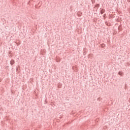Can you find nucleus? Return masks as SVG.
Instances as JSON below:
<instances>
[{
    "label": "nucleus",
    "instance_id": "f257e3e1",
    "mask_svg": "<svg viewBox=\"0 0 130 130\" xmlns=\"http://www.w3.org/2000/svg\"><path fill=\"white\" fill-rule=\"evenodd\" d=\"M118 74H119V75L120 76H122V74H123V73H122V72H119Z\"/></svg>",
    "mask_w": 130,
    "mask_h": 130
},
{
    "label": "nucleus",
    "instance_id": "f03ea898",
    "mask_svg": "<svg viewBox=\"0 0 130 130\" xmlns=\"http://www.w3.org/2000/svg\"><path fill=\"white\" fill-rule=\"evenodd\" d=\"M10 63L11 64H14V60H11V62H10Z\"/></svg>",
    "mask_w": 130,
    "mask_h": 130
},
{
    "label": "nucleus",
    "instance_id": "7ed1b4c3",
    "mask_svg": "<svg viewBox=\"0 0 130 130\" xmlns=\"http://www.w3.org/2000/svg\"><path fill=\"white\" fill-rule=\"evenodd\" d=\"M128 3H130V0H127Z\"/></svg>",
    "mask_w": 130,
    "mask_h": 130
}]
</instances>
